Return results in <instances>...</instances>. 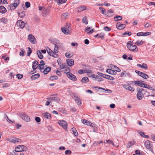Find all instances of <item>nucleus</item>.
Listing matches in <instances>:
<instances>
[{
  "label": "nucleus",
  "mask_w": 155,
  "mask_h": 155,
  "mask_svg": "<svg viewBox=\"0 0 155 155\" xmlns=\"http://www.w3.org/2000/svg\"><path fill=\"white\" fill-rule=\"evenodd\" d=\"M35 120L38 122H40L41 121V119L39 117H36L35 118Z\"/></svg>",
  "instance_id": "obj_63"
},
{
  "label": "nucleus",
  "mask_w": 155,
  "mask_h": 155,
  "mask_svg": "<svg viewBox=\"0 0 155 155\" xmlns=\"http://www.w3.org/2000/svg\"><path fill=\"white\" fill-rule=\"evenodd\" d=\"M75 101L78 105L81 106V102L80 99L77 97H75Z\"/></svg>",
  "instance_id": "obj_28"
},
{
  "label": "nucleus",
  "mask_w": 155,
  "mask_h": 155,
  "mask_svg": "<svg viewBox=\"0 0 155 155\" xmlns=\"http://www.w3.org/2000/svg\"><path fill=\"white\" fill-rule=\"evenodd\" d=\"M27 148L26 147L23 145H20L17 146L15 148V150L17 152H21L22 151H26Z\"/></svg>",
  "instance_id": "obj_3"
},
{
  "label": "nucleus",
  "mask_w": 155,
  "mask_h": 155,
  "mask_svg": "<svg viewBox=\"0 0 155 155\" xmlns=\"http://www.w3.org/2000/svg\"><path fill=\"white\" fill-rule=\"evenodd\" d=\"M7 12L6 8L3 6L1 5L0 6V13L4 14Z\"/></svg>",
  "instance_id": "obj_21"
},
{
  "label": "nucleus",
  "mask_w": 155,
  "mask_h": 155,
  "mask_svg": "<svg viewBox=\"0 0 155 155\" xmlns=\"http://www.w3.org/2000/svg\"><path fill=\"white\" fill-rule=\"evenodd\" d=\"M141 76L145 79H147L149 78L147 74L143 73H142Z\"/></svg>",
  "instance_id": "obj_44"
},
{
  "label": "nucleus",
  "mask_w": 155,
  "mask_h": 155,
  "mask_svg": "<svg viewBox=\"0 0 155 155\" xmlns=\"http://www.w3.org/2000/svg\"><path fill=\"white\" fill-rule=\"evenodd\" d=\"M85 72L86 73H87V75H89V74H93V73L92 71L86 69H85Z\"/></svg>",
  "instance_id": "obj_48"
},
{
  "label": "nucleus",
  "mask_w": 155,
  "mask_h": 155,
  "mask_svg": "<svg viewBox=\"0 0 155 155\" xmlns=\"http://www.w3.org/2000/svg\"><path fill=\"white\" fill-rule=\"evenodd\" d=\"M16 76L18 79H21L22 78L23 76L22 74H17Z\"/></svg>",
  "instance_id": "obj_62"
},
{
  "label": "nucleus",
  "mask_w": 155,
  "mask_h": 155,
  "mask_svg": "<svg viewBox=\"0 0 155 155\" xmlns=\"http://www.w3.org/2000/svg\"><path fill=\"white\" fill-rule=\"evenodd\" d=\"M65 56L67 58H71L72 57V55L70 54L69 53L67 52L65 54Z\"/></svg>",
  "instance_id": "obj_55"
},
{
  "label": "nucleus",
  "mask_w": 155,
  "mask_h": 155,
  "mask_svg": "<svg viewBox=\"0 0 155 155\" xmlns=\"http://www.w3.org/2000/svg\"><path fill=\"white\" fill-rule=\"evenodd\" d=\"M66 65L64 63V64H62L61 65H60V68L61 69H64V68H66Z\"/></svg>",
  "instance_id": "obj_57"
},
{
  "label": "nucleus",
  "mask_w": 155,
  "mask_h": 155,
  "mask_svg": "<svg viewBox=\"0 0 155 155\" xmlns=\"http://www.w3.org/2000/svg\"><path fill=\"white\" fill-rule=\"evenodd\" d=\"M143 36H146L148 35H150L151 34V33L150 32L143 33Z\"/></svg>",
  "instance_id": "obj_61"
},
{
  "label": "nucleus",
  "mask_w": 155,
  "mask_h": 155,
  "mask_svg": "<svg viewBox=\"0 0 155 155\" xmlns=\"http://www.w3.org/2000/svg\"><path fill=\"white\" fill-rule=\"evenodd\" d=\"M86 9V7L84 6H79L77 8V11L78 12L84 11Z\"/></svg>",
  "instance_id": "obj_18"
},
{
  "label": "nucleus",
  "mask_w": 155,
  "mask_h": 155,
  "mask_svg": "<svg viewBox=\"0 0 155 155\" xmlns=\"http://www.w3.org/2000/svg\"><path fill=\"white\" fill-rule=\"evenodd\" d=\"M117 28L120 30L126 27V25L124 24H121L120 22H118L116 25Z\"/></svg>",
  "instance_id": "obj_12"
},
{
  "label": "nucleus",
  "mask_w": 155,
  "mask_h": 155,
  "mask_svg": "<svg viewBox=\"0 0 155 155\" xmlns=\"http://www.w3.org/2000/svg\"><path fill=\"white\" fill-rule=\"evenodd\" d=\"M67 0H57V3L58 5H60L61 4L65 3Z\"/></svg>",
  "instance_id": "obj_40"
},
{
  "label": "nucleus",
  "mask_w": 155,
  "mask_h": 155,
  "mask_svg": "<svg viewBox=\"0 0 155 155\" xmlns=\"http://www.w3.org/2000/svg\"><path fill=\"white\" fill-rule=\"evenodd\" d=\"M143 42L142 40H138L135 43V44L137 45H143Z\"/></svg>",
  "instance_id": "obj_39"
},
{
  "label": "nucleus",
  "mask_w": 155,
  "mask_h": 155,
  "mask_svg": "<svg viewBox=\"0 0 155 155\" xmlns=\"http://www.w3.org/2000/svg\"><path fill=\"white\" fill-rule=\"evenodd\" d=\"M19 16L21 18H23L25 16V13L24 12H21V13H18Z\"/></svg>",
  "instance_id": "obj_52"
},
{
  "label": "nucleus",
  "mask_w": 155,
  "mask_h": 155,
  "mask_svg": "<svg viewBox=\"0 0 155 155\" xmlns=\"http://www.w3.org/2000/svg\"><path fill=\"white\" fill-rule=\"evenodd\" d=\"M88 78L87 77H85L82 78L81 82L84 83H86L88 82Z\"/></svg>",
  "instance_id": "obj_38"
},
{
  "label": "nucleus",
  "mask_w": 155,
  "mask_h": 155,
  "mask_svg": "<svg viewBox=\"0 0 155 155\" xmlns=\"http://www.w3.org/2000/svg\"><path fill=\"white\" fill-rule=\"evenodd\" d=\"M114 19L115 21H118L122 20V17L120 16L116 15L114 17Z\"/></svg>",
  "instance_id": "obj_33"
},
{
  "label": "nucleus",
  "mask_w": 155,
  "mask_h": 155,
  "mask_svg": "<svg viewBox=\"0 0 155 155\" xmlns=\"http://www.w3.org/2000/svg\"><path fill=\"white\" fill-rule=\"evenodd\" d=\"M58 124L65 130H67L68 127L67 122L64 121H59L58 122Z\"/></svg>",
  "instance_id": "obj_5"
},
{
  "label": "nucleus",
  "mask_w": 155,
  "mask_h": 155,
  "mask_svg": "<svg viewBox=\"0 0 155 155\" xmlns=\"http://www.w3.org/2000/svg\"><path fill=\"white\" fill-rule=\"evenodd\" d=\"M133 43L131 41H129L127 43V48L130 51L135 52L138 51V48L135 45H132Z\"/></svg>",
  "instance_id": "obj_1"
},
{
  "label": "nucleus",
  "mask_w": 155,
  "mask_h": 155,
  "mask_svg": "<svg viewBox=\"0 0 155 155\" xmlns=\"http://www.w3.org/2000/svg\"><path fill=\"white\" fill-rule=\"evenodd\" d=\"M82 22L85 24V25H87L88 24V21L87 20V17H84L82 19Z\"/></svg>",
  "instance_id": "obj_43"
},
{
  "label": "nucleus",
  "mask_w": 155,
  "mask_h": 155,
  "mask_svg": "<svg viewBox=\"0 0 155 155\" xmlns=\"http://www.w3.org/2000/svg\"><path fill=\"white\" fill-rule=\"evenodd\" d=\"M7 55V54H4L2 56V58L4 59L5 61H7L9 60V57H6Z\"/></svg>",
  "instance_id": "obj_35"
},
{
  "label": "nucleus",
  "mask_w": 155,
  "mask_h": 155,
  "mask_svg": "<svg viewBox=\"0 0 155 155\" xmlns=\"http://www.w3.org/2000/svg\"><path fill=\"white\" fill-rule=\"evenodd\" d=\"M68 16V14L67 12L63 13L61 15V17L63 20H65L66 19Z\"/></svg>",
  "instance_id": "obj_27"
},
{
  "label": "nucleus",
  "mask_w": 155,
  "mask_h": 155,
  "mask_svg": "<svg viewBox=\"0 0 155 155\" xmlns=\"http://www.w3.org/2000/svg\"><path fill=\"white\" fill-rule=\"evenodd\" d=\"M61 31L63 33L65 34H69L70 32V31L68 29L64 28H61Z\"/></svg>",
  "instance_id": "obj_25"
},
{
  "label": "nucleus",
  "mask_w": 155,
  "mask_h": 155,
  "mask_svg": "<svg viewBox=\"0 0 155 155\" xmlns=\"http://www.w3.org/2000/svg\"><path fill=\"white\" fill-rule=\"evenodd\" d=\"M104 29L106 31H109L111 30V28L107 26H105L104 28Z\"/></svg>",
  "instance_id": "obj_59"
},
{
  "label": "nucleus",
  "mask_w": 155,
  "mask_h": 155,
  "mask_svg": "<svg viewBox=\"0 0 155 155\" xmlns=\"http://www.w3.org/2000/svg\"><path fill=\"white\" fill-rule=\"evenodd\" d=\"M38 62L36 60L34 61L32 63V66L33 69L34 70H35L38 67Z\"/></svg>",
  "instance_id": "obj_16"
},
{
  "label": "nucleus",
  "mask_w": 155,
  "mask_h": 155,
  "mask_svg": "<svg viewBox=\"0 0 155 155\" xmlns=\"http://www.w3.org/2000/svg\"><path fill=\"white\" fill-rule=\"evenodd\" d=\"M114 69H115L114 70L115 71H116L117 72H119L120 71V69L118 67L114 65Z\"/></svg>",
  "instance_id": "obj_49"
},
{
  "label": "nucleus",
  "mask_w": 155,
  "mask_h": 155,
  "mask_svg": "<svg viewBox=\"0 0 155 155\" xmlns=\"http://www.w3.org/2000/svg\"><path fill=\"white\" fill-rule=\"evenodd\" d=\"M135 143V142L133 140L129 142L127 144V147L130 148L132 146L134 145Z\"/></svg>",
  "instance_id": "obj_37"
},
{
  "label": "nucleus",
  "mask_w": 155,
  "mask_h": 155,
  "mask_svg": "<svg viewBox=\"0 0 155 155\" xmlns=\"http://www.w3.org/2000/svg\"><path fill=\"white\" fill-rule=\"evenodd\" d=\"M144 90L143 89H141L138 91L137 96L138 100H141L142 99L143 95V93H142V91Z\"/></svg>",
  "instance_id": "obj_8"
},
{
  "label": "nucleus",
  "mask_w": 155,
  "mask_h": 155,
  "mask_svg": "<svg viewBox=\"0 0 155 155\" xmlns=\"http://www.w3.org/2000/svg\"><path fill=\"white\" fill-rule=\"evenodd\" d=\"M99 38H101V39H103L104 36V34L103 33H101L99 34Z\"/></svg>",
  "instance_id": "obj_54"
},
{
  "label": "nucleus",
  "mask_w": 155,
  "mask_h": 155,
  "mask_svg": "<svg viewBox=\"0 0 155 155\" xmlns=\"http://www.w3.org/2000/svg\"><path fill=\"white\" fill-rule=\"evenodd\" d=\"M44 117L47 119H50L51 118V114L48 113L46 112L45 114Z\"/></svg>",
  "instance_id": "obj_42"
},
{
  "label": "nucleus",
  "mask_w": 155,
  "mask_h": 155,
  "mask_svg": "<svg viewBox=\"0 0 155 155\" xmlns=\"http://www.w3.org/2000/svg\"><path fill=\"white\" fill-rule=\"evenodd\" d=\"M92 76L93 78H95V80H96L98 81H103V80L102 78H101L100 76L96 75L94 74Z\"/></svg>",
  "instance_id": "obj_20"
},
{
  "label": "nucleus",
  "mask_w": 155,
  "mask_h": 155,
  "mask_svg": "<svg viewBox=\"0 0 155 155\" xmlns=\"http://www.w3.org/2000/svg\"><path fill=\"white\" fill-rule=\"evenodd\" d=\"M103 75H104V76H103V77L107 79L111 80H113L114 79V78L112 77V76L108 75L105 74H103Z\"/></svg>",
  "instance_id": "obj_23"
},
{
  "label": "nucleus",
  "mask_w": 155,
  "mask_h": 155,
  "mask_svg": "<svg viewBox=\"0 0 155 155\" xmlns=\"http://www.w3.org/2000/svg\"><path fill=\"white\" fill-rule=\"evenodd\" d=\"M25 5L26 7L28 8L30 6V2H27L25 3Z\"/></svg>",
  "instance_id": "obj_56"
},
{
  "label": "nucleus",
  "mask_w": 155,
  "mask_h": 155,
  "mask_svg": "<svg viewBox=\"0 0 155 155\" xmlns=\"http://www.w3.org/2000/svg\"><path fill=\"white\" fill-rule=\"evenodd\" d=\"M144 145L149 150L152 151L153 150L152 147L151 145L150 142L148 140L146 141L144 143Z\"/></svg>",
  "instance_id": "obj_6"
},
{
  "label": "nucleus",
  "mask_w": 155,
  "mask_h": 155,
  "mask_svg": "<svg viewBox=\"0 0 155 155\" xmlns=\"http://www.w3.org/2000/svg\"><path fill=\"white\" fill-rule=\"evenodd\" d=\"M46 49L48 54L51 56H53V54H54V52L48 48Z\"/></svg>",
  "instance_id": "obj_30"
},
{
  "label": "nucleus",
  "mask_w": 155,
  "mask_h": 155,
  "mask_svg": "<svg viewBox=\"0 0 155 155\" xmlns=\"http://www.w3.org/2000/svg\"><path fill=\"white\" fill-rule=\"evenodd\" d=\"M114 11L112 9H110L107 11V13L105 14L106 16L110 17L113 15Z\"/></svg>",
  "instance_id": "obj_14"
},
{
  "label": "nucleus",
  "mask_w": 155,
  "mask_h": 155,
  "mask_svg": "<svg viewBox=\"0 0 155 155\" xmlns=\"http://www.w3.org/2000/svg\"><path fill=\"white\" fill-rule=\"evenodd\" d=\"M71 131H72L73 134L75 136H77L78 135V133L75 128H72L71 129Z\"/></svg>",
  "instance_id": "obj_32"
},
{
  "label": "nucleus",
  "mask_w": 155,
  "mask_h": 155,
  "mask_svg": "<svg viewBox=\"0 0 155 155\" xmlns=\"http://www.w3.org/2000/svg\"><path fill=\"white\" fill-rule=\"evenodd\" d=\"M51 70V68L50 67H48L45 68L44 70L43 73L44 74H48Z\"/></svg>",
  "instance_id": "obj_31"
},
{
  "label": "nucleus",
  "mask_w": 155,
  "mask_h": 155,
  "mask_svg": "<svg viewBox=\"0 0 155 155\" xmlns=\"http://www.w3.org/2000/svg\"><path fill=\"white\" fill-rule=\"evenodd\" d=\"M19 116L23 120L26 122H29L30 120V117L26 114L22 113L19 114Z\"/></svg>",
  "instance_id": "obj_4"
},
{
  "label": "nucleus",
  "mask_w": 155,
  "mask_h": 155,
  "mask_svg": "<svg viewBox=\"0 0 155 155\" xmlns=\"http://www.w3.org/2000/svg\"><path fill=\"white\" fill-rule=\"evenodd\" d=\"M148 5L149 6H150L151 5H153L155 7V2H150L148 3Z\"/></svg>",
  "instance_id": "obj_64"
},
{
  "label": "nucleus",
  "mask_w": 155,
  "mask_h": 155,
  "mask_svg": "<svg viewBox=\"0 0 155 155\" xmlns=\"http://www.w3.org/2000/svg\"><path fill=\"white\" fill-rule=\"evenodd\" d=\"M66 61L67 64L70 66H72L74 64V60L72 59H68Z\"/></svg>",
  "instance_id": "obj_15"
},
{
  "label": "nucleus",
  "mask_w": 155,
  "mask_h": 155,
  "mask_svg": "<svg viewBox=\"0 0 155 155\" xmlns=\"http://www.w3.org/2000/svg\"><path fill=\"white\" fill-rule=\"evenodd\" d=\"M137 66L140 68L145 69H147V65L144 63H143L142 65L139 64H137Z\"/></svg>",
  "instance_id": "obj_26"
},
{
  "label": "nucleus",
  "mask_w": 155,
  "mask_h": 155,
  "mask_svg": "<svg viewBox=\"0 0 155 155\" xmlns=\"http://www.w3.org/2000/svg\"><path fill=\"white\" fill-rule=\"evenodd\" d=\"M16 25L20 28L22 29L25 27V24L22 20H18L16 23Z\"/></svg>",
  "instance_id": "obj_9"
},
{
  "label": "nucleus",
  "mask_w": 155,
  "mask_h": 155,
  "mask_svg": "<svg viewBox=\"0 0 155 155\" xmlns=\"http://www.w3.org/2000/svg\"><path fill=\"white\" fill-rule=\"evenodd\" d=\"M20 50L21 51L19 53V55L20 56H23L24 55L25 51L23 49H21Z\"/></svg>",
  "instance_id": "obj_46"
},
{
  "label": "nucleus",
  "mask_w": 155,
  "mask_h": 155,
  "mask_svg": "<svg viewBox=\"0 0 155 155\" xmlns=\"http://www.w3.org/2000/svg\"><path fill=\"white\" fill-rule=\"evenodd\" d=\"M57 45H54L55 47L54 49V52L56 53H57L58 52V48L57 46Z\"/></svg>",
  "instance_id": "obj_50"
},
{
  "label": "nucleus",
  "mask_w": 155,
  "mask_h": 155,
  "mask_svg": "<svg viewBox=\"0 0 155 155\" xmlns=\"http://www.w3.org/2000/svg\"><path fill=\"white\" fill-rule=\"evenodd\" d=\"M54 45H57V47L58 48H61V46L62 45V44L61 43H59L58 41V43H57L56 44H54Z\"/></svg>",
  "instance_id": "obj_58"
},
{
  "label": "nucleus",
  "mask_w": 155,
  "mask_h": 155,
  "mask_svg": "<svg viewBox=\"0 0 155 155\" xmlns=\"http://www.w3.org/2000/svg\"><path fill=\"white\" fill-rule=\"evenodd\" d=\"M99 9L101 11V13L105 15V13L104 12L105 11V9L103 7H99Z\"/></svg>",
  "instance_id": "obj_47"
},
{
  "label": "nucleus",
  "mask_w": 155,
  "mask_h": 155,
  "mask_svg": "<svg viewBox=\"0 0 155 155\" xmlns=\"http://www.w3.org/2000/svg\"><path fill=\"white\" fill-rule=\"evenodd\" d=\"M19 4V0H15L14 2L9 5L8 6L7 8L9 10H14L16 8Z\"/></svg>",
  "instance_id": "obj_2"
},
{
  "label": "nucleus",
  "mask_w": 155,
  "mask_h": 155,
  "mask_svg": "<svg viewBox=\"0 0 155 155\" xmlns=\"http://www.w3.org/2000/svg\"><path fill=\"white\" fill-rule=\"evenodd\" d=\"M97 88H98L99 89H101L103 90H105L106 91L105 92L107 93H111L112 92V90H109L108 89H105V88H102L101 87H97Z\"/></svg>",
  "instance_id": "obj_36"
},
{
  "label": "nucleus",
  "mask_w": 155,
  "mask_h": 155,
  "mask_svg": "<svg viewBox=\"0 0 155 155\" xmlns=\"http://www.w3.org/2000/svg\"><path fill=\"white\" fill-rule=\"evenodd\" d=\"M58 77L57 76H51L49 78V80L51 81H54L57 79Z\"/></svg>",
  "instance_id": "obj_41"
},
{
  "label": "nucleus",
  "mask_w": 155,
  "mask_h": 155,
  "mask_svg": "<svg viewBox=\"0 0 155 155\" xmlns=\"http://www.w3.org/2000/svg\"><path fill=\"white\" fill-rule=\"evenodd\" d=\"M123 87L131 91H133L134 90V88L130 87V84H124L123 86Z\"/></svg>",
  "instance_id": "obj_11"
},
{
  "label": "nucleus",
  "mask_w": 155,
  "mask_h": 155,
  "mask_svg": "<svg viewBox=\"0 0 155 155\" xmlns=\"http://www.w3.org/2000/svg\"><path fill=\"white\" fill-rule=\"evenodd\" d=\"M39 77V74H36L31 76V79L32 80H35L36 79L38 78Z\"/></svg>",
  "instance_id": "obj_24"
},
{
  "label": "nucleus",
  "mask_w": 155,
  "mask_h": 155,
  "mask_svg": "<svg viewBox=\"0 0 155 155\" xmlns=\"http://www.w3.org/2000/svg\"><path fill=\"white\" fill-rule=\"evenodd\" d=\"M48 100L51 101H58L60 100L59 98L58 97H51L48 98Z\"/></svg>",
  "instance_id": "obj_17"
},
{
  "label": "nucleus",
  "mask_w": 155,
  "mask_h": 155,
  "mask_svg": "<svg viewBox=\"0 0 155 155\" xmlns=\"http://www.w3.org/2000/svg\"><path fill=\"white\" fill-rule=\"evenodd\" d=\"M78 72L79 73L81 74H82L84 73H86L85 72V70H82L81 69L80 70L78 71Z\"/></svg>",
  "instance_id": "obj_51"
},
{
  "label": "nucleus",
  "mask_w": 155,
  "mask_h": 155,
  "mask_svg": "<svg viewBox=\"0 0 155 155\" xmlns=\"http://www.w3.org/2000/svg\"><path fill=\"white\" fill-rule=\"evenodd\" d=\"M8 19L7 18L4 17H2L0 19V21L1 22L3 23L4 24H7L8 22Z\"/></svg>",
  "instance_id": "obj_29"
},
{
  "label": "nucleus",
  "mask_w": 155,
  "mask_h": 155,
  "mask_svg": "<svg viewBox=\"0 0 155 155\" xmlns=\"http://www.w3.org/2000/svg\"><path fill=\"white\" fill-rule=\"evenodd\" d=\"M28 39L31 43L35 44L36 43V40L34 36L32 34H29L28 35Z\"/></svg>",
  "instance_id": "obj_7"
},
{
  "label": "nucleus",
  "mask_w": 155,
  "mask_h": 155,
  "mask_svg": "<svg viewBox=\"0 0 155 155\" xmlns=\"http://www.w3.org/2000/svg\"><path fill=\"white\" fill-rule=\"evenodd\" d=\"M37 54L38 55V57L40 59H42L43 58V55L39 50H38L37 51Z\"/></svg>",
  "instance_id": "obj_34"
},
{
  "label": "nucleus",
  "mask_w": 155,
  "mask_h": 155,
  "mask_svg": "<svg viewBox=\"0 0 155 155\" xmlns=\"http://www.w3.org/2000/svg\"><path fill=\"white\" fill-rule=\"evenodd\" d=\"M132 34H131V32H124L123 34V35H128V36H130Z\"/></svg>",
  "instance_id": "obj_60"
},
{
  "label": "nucleus",
  "mask_w": 155,
  "mask_h": 155,
  "mask_svg": "<svg viewBox=\"0 0 155 155\" xmlns=\"http://www.w3.org/2000/svg\"><path fill=\"white\" fill-rule=\"evenodd\" d=\"M109 74L113 75H115L116 74V72L114 70L110 69Z\"/></svg>",
  "instance_id": "obj_53"
},
{
  "label": "nucleus",
  "mask_w": 155,
  "mask_h": 155,
  "mask_svg": "<svg viewBox=\"0 0 155 155\" xmlns=\"http://www.w3.org/2000/svg\"><path fill=\"white\" fill-rule=\"evenodd\" d=\"M67 76L71 80L73 81H76L77 78L75 75L70 72H68L67 73Z\"/></svg>",
  "instance_id": "obj_10"
},
{
  "label": "nucleus",
  "mask_w": 155,
  "mask_h": 155,
  "mask_svg": "<svg viewBox=\"0 0 155 155\" xmlns=\"http://www.w3.org/2000/svg\"><path fill=\"white\" fill-rule=\"evenodd\" d=\"M9 141L12 143H15L16 142H19L21 141V140L18 138L13 137L9 139Z\"/></svg>",
  "instance_id": "obj_13"
},
{
  "label": "nucleus",
  "mask_w": 155,
  "mask_h": 155,
  "mask_svg": "<svg viewBox=\"0 0 155 155\" xmlns=\"http://www.w3.org/2000/svg\"><path fill=\"white\" fill-rule=\"evenodd\" d=\"M134 83L135 85L140 86L142 87H143V86L144 85V83L141 82L140 81H134Z\"/></svg>",
  "instance_id": "obj_19"
},
{
  "label": "nucleus",
  "mask_w": 155,
  "mask_h": 155,
  "mask_svg": "<svg viewBox=\"0 0 155 155\" xmlns=\"http://www.w3.org/2000/svg\"><path fill=\"white\" fill-rule=\"evenodd\" d=\"M28 51L27 53V55L28 56H29L31 54L32 52V50L30 47L28 48Z\"/></svg>",
  "instance_id": "obj_45"
},
{
  "label": "nucleus",
  "mask_w": 155,
  "mask_h": 155,
  "mask_svg": "<svg viewBox=\"0 0 155 155\" xmlns=\"http://www.w3.org/2000/svg\"><path fill=\"white\" fill-rule=\"evenodd\" d=\"M82 122L83 124L91 126V125L92 124L90 122L85 119H82Z\"/></svg>",
  "instance_id": "obj_22"
}]
</instances>
